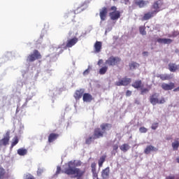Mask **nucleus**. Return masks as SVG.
I'll use <instances>...</instances> for the list:
<instances>
[{
  "mask_svg": "<svg viewBox=\"0 0 179 179\" xmlns=\"http://www.w3.org/2000/svg\"><path fill=\"white\" fill-rule=\"evenodd\" d=\"M118 150V145H113V150Z\"/></svg>",
  "mask_w": 179,
  "mask_h": 179,
  "instance_id": "49530a36",
  "label": "nucleus"
},
{
  "mask_svg": "<svg viewBox=\"0 0 179 179\" xmlns=\"http://www.w3.org/2000/svg\"><path fill=\"white\" fill-rule=\"evenodd\" d=\"M110 10L113 11L109 13V16L111 20H118L120 17H121V12L117 10V7L115 6L110 7Z\"/></svg>",
  "mask_w": 179,
  "mask_h": 179,
  "instance_id": "20e7f679",
  "label": "nucleus"
},
{
  "mask_svg": "<svg viewBox=\"0 0 179 179\" xmlns=\"http://www.w3.org/2000/svg\"><path fill=\"white\" fill-rule=\"evenodd\" d=\"M139 66V64L132 62L129 64V68L130 69H136Z\"/></svg>",
  "mask_w": 179,
  "mask_h": 179,
  "instance_id": "f704fd0d",
  "label": "nucleus"
},
{
  "mask_svg": "<svg viewBox=\"0 0 179 179\" xmlns=\"http://www.w3.org/2000/svg\"><path fill=\"white\" fill-rule=\"evenodd\" d=\"M83 99L86 103H90L93 100V96L89 93H85L83 96Z\"/></svg>",
  "mask_w": 179,
  "mask_h": 179,
  "instance_id": "aec40b11",
  "label": "nucleus"
},
{
  "mask_svg": "<svg viewBox=\"0 0 179 179\" xmlns=\"http://www.w3.org/2000/svg\"><path fill=\"white\" fill-rule=\"evenodd\" d=\"M139 32L142 36H146V28L143 26L140 27Z\"/></svg>",
  "mask_w": 179,
  "mask_h": 179,
  "instance_id": "c9c22d12",
  "label": "nucleus"
},
{
  "mask_svg": "<svg viewBox=\"0 0 179 179\" xmlns=\"http://www.w3.org/2000/svg\"><path fill=\"white\" fill-rule=\"evenodd\" d=\"M106 159H107V155H102L99 159L98 160L99 167H103V164L106 162Z\"/></svg>",
  "mask_w": 179,
  "mask_h": 179,
  "instance_id": "bb28decb",
  "label": "nucleus"
},
{
  "mask_svg": "<svg viewBox=\"0 0 179 179\" xmlns=\"http://www.w3.org/2000/svg\"><path fill=\"white\" fill-rule=\"evenodd\" d=\"M108 12V10H107L106 7L102 8V9L100 10L99 16L102 22H104V20H106Z\"/></svg>",
  "mask_w": 179,
  "mask_h": 179,
  "instance_id": "9b49d317",
  "label": "nucleus"
},
{
  "mask_svg": "<svg viewBox=\"0 0 179 179\" xmlns=\"http://www.w3.org/2000/svg\"><path fill=\"white\" fill-rule=\"evenodd\" d=\"M18 143H19V138L17 137V136H15L13 138V141L11 143V148H14V146H16V145Z\"/></svg>",
  "mask_w": 179,
  "mask_h": 179,
  "instance_id": "2f4dec72",
  "label": "nucleus"
},
{
  "mask_svg": "<svg viewBox=\"0 0 179 179\" xmlns=\"http://www.w3.org/2000/svg\"><path fill=\"white\" fill-rule=\"evenodd\" d=\"M100 128H96L94 130L93 135L96 139H100V138H103L106 134V131H110V129H111V124L108 123H103L100 125Z\"/></svg>",
  "mask_w": 179,
  "mask_h": 179,
  "instance_id": "f257e3e1",
  "label": "nucleus"
},
{
  "mask_svg": "<svg viewBox=\"0 0 179 179\" xmlns=\"http://www.w3.org/2000/svg\"><path fill=\"white\" fill-rule=\"evenodd\" d=\"M148 54H149V52H143V55H144V57L147 56Z\"/></svg>",
  "mask_w": 179,
  "mask_h": 179,
  "instance_id": "8fccbe9b",
  "label": "nucleus"
},
{
  "mask_svg": "<svg viewBox=\"0 0 179 179\" xmlns=\"http://www.w3.org/2000/svg\"><path fill=\"white\" fill-rule=\"evenodd\" d=\"M83 93H85V91L83 89L76 90L74 93V98L76 99V100H80V99H82Z\"/></svg>",
  "mask_w": 179,
  "mask_h": 179,
  "instance_id": "a211bd4d",
  "label": "nucleus"
},
{
  "mask_svg": "<svg viewBox=\"0 0 179 179\" xmlns=\"http://www.w3.org/2000/svg\"><path fill=\"white\" fill-rule=\"evenodd\" d=\"M157 43H159L160 44H171L173 43V40L170 38H159L157 40Z\"/></svg>",
  "mask_w": 179,
  "mask_h": 179,
  "instance_id": "6ab92c4d",
  "label": "nucleus"
},
{
  "mask_svg": "<svg viewBox=\"0 0 179 179\" xmlns=\"http://www.w3.org/2000/svg\"><path fill=\"white\" fill-rule=\"evenodd\" d=\"M156 15H157V11H151L145 13L143 17V20H149L150 19H152V17H155Z\"/></svg>",
  "mask_w": 179,
  "mask_h": 179,
  "instance_id": "9d476101",
  "label": "nucleus"
},
{
  "mask_svg": "<svg viewBox=\"0 0 179 179\" xmlns=\"http://www.w3.org/2000/svg\"><path fill=\"white\" fill-rule=\"evenodd\" d=\"M107 71H108V66H105L101 67L99 69V75H106V73H107Z\"/></svg>",
  "mask_w": 179,
  "mask_h": 179,
  "instance_id": "7c9ffc66",
  "label": "nucleus"
},
{
  "mask_svg": "<svg viewBox=\"0 0 179 179\" xmlns=\"http://www.w3.org/2000/svg\"><path fill=\"white\" fill-rule=\"evenodd\" d=\"M90 72V70L89 69H87L84 72L83 75H89V73Z\"/></svg>",
  "mask_w": 179,
  "mask_h": 179,
  "instance_id": "c03bdc74",
  "label": "nucleus"
},
{
  "mask_svg": "<svg viewBox=\"0 0 179 179\" xmlns=\"http://www.w3.org/2000/svg\"><path fill=\"white\" fill-rule=\"evenodd\" d=\"M17 155L20 156H26V155H27V150L25 148H20L17 150Z\"/></svg>",
  "mask_w": 179,
  "mask_h": 179,
  "instance_id": "c756f323",
  "label": "nucleus"
},
{
  "mask_svg": "<svg viewBox=\"0 0 179 179\" xmlns=\"http://www.w3.org/2000/svg\"><path fill=\"white\" fill-rule=\"evenodd\" d=\"M96 164L95 162H93L91 164L93 178H97V176L99 175V173H97V171L96 170Z\"/></svg>",
  "mask_w": 179,
  "mask_h": 179,
  "instance_id": "5701e85b",
  "label": "nucleus"
},
{
  "mask_svg": "<svg viewBox=\"0 0 179 179\" xmlns=\"http://www.w3.org/2000/svg\"><path fill=\"white\" fill-rule=\"evenodd\" d=\"M101 64H103V59H99L97 63V65H99V66H100V65H101Z\"/></svg>",
  "mask_w": 179,
  "mask_h": 179,
  "instance_id": "a18cd8bd",
  "label": "nucleus"
},
{
  "mask_svg": "<svg viewBox=\"0 0 179 179\" xmlns=\"http://www.w3.org/2000/svg\"><path fill=\"white\" fill-rule=\"evenodd\" d=\"M149 3V1H145L143 0H138L135 2V4L139 8H144Z\"/></svg>",
  "mask_w": 179,
  "mask_h": 179,
  "instance_id": "b1692460",
  "label": "nucleus"
},
{
  "mask_svg": "<svg viewBox=\"0 0 179 179\" xmlns=\"http://www.w3.org/2000/svg\"><path fill=\"white\" fill-rule=\"evenodd\" d=\"M168 66L170 72H176L178 71L179 66L176 64V63H169Z\"/></svg>",
  "mask_w": 179,
  "mask_h": 179,
  "instance_id": "412c9836",
  "label": "nucleus"
},
{
  "mask_svg": "<svg viewBox=\"0 0 179 179\" xmlns=\"http://www.w3.org/2000/svg\"><path fill=\"white\" fill-rule=\"evenodd\" d=\"M25 179H36L33 175L28 173L25 175Z\"/></svg>",
  "mask_w": 179,
  "mask_h": 179,
  "instance_id": "ea45409f",
  "label": "nucleus"
},
{
  "mask_svg": "<svg viewBox=\"0 0 179 179\" xmlns=\"http://www.w3.org/2000/svg\"><path fill=\"white\" fill-rule=\"evenodd\" d=\"M113 1H116V0H113Z\"/></svg>",
  "mask_w": 179,
  "mask_h": 179,
  "instance_id": "864d4df0",
  "label": "nucleus"
},
{
  "mask_svg": "<svg viewBox=\"0 0 179 179\" xmlns=\"http://www.w3.org/2000/svg\"><path fill=\"white\" fill-rule=\"evenodd\" d=\"M10 177L9 173H6L5 169L0 166V179H8Z\"/></svg>",
  "mask_w": 179,
  "mask_h": 179,
  "instance_id": "2eb2a0df",
  "label": "nucleus"
},
{
  "mask_svg": "<svg viewBox=\"0 0 179 179\" xmlns=\"http://www.w3.org/2000/svg\"><path fill=\"white\" fill-rule=\"evenodd\" d=\"M135 103H136V104H139V101H136Z\"/></svg>",
  "mask_w": 179,
  "mask_h": 179,
  "instance_id": "603ef678",
  "label": "nucleus"
},
{
  "mask_svg": "<svg viewBox=\"0 0 179 179\" xmlns=\"http://www.w3.org/2000/svg\"><path fill=\"white\" fill-rule=\"evenodd\" d=\"M82 166L81 161H70L67 163V167L64 169H76V167H80ZM79 169V168H77Z\"/></svg>",
  "mask_w": 179,
  "mask_h": 179,
  "instance_id": "0eeeda50",
  "label": "nucleus"
},
{
  "mask_svg": "<svg viewBox=\"0 0 179 179\" xmlns=\"http://www.w3.org/2000/svg\"><path fill=\"white\" fill-rule=\"evenodd\" d=\"M161 80H170L171 76L170 74H160L157 76Z\"/></svg>",
  "mask_w": 179,
  "mask_h": 179,
  "instance_id": "a878e982",
  "label": "nucleus"
},
{
  "mask_svg": "<svg viewBox=\"0 0 179 179\" xmlns=\"http://www.w3.org/2000/svg\"><path fill=\"white\" fill-rule=\"evenodd\" d=\"M41 58H43L41 53L38 50H34L33 53L27 56V62H34V61L41 59Z\"/></svg>",
  "mask_w": 179,
  "mask_h": 179,
  "instance_id": "f03ea898",
  "label": "nucleus"
},
{
  "mask_svg": "<svg viewBox=\"0 0 179 179\" xmlns=\"http://www.w3.org/2000/svg\"><path fill=\"white\" fill-rule=\"evenodd\" d=\"M95 52H100L101 51L102 43L100 41H96L94 45Z\"/></svg>",
  "mask_w": 179,
  "mask_h": 179,
  "instance_id": "393cba45",
  "label": "nucleus"
},
{
  "mask_svg": "<svg viewBox=\"0 0 179 179\" xmlns=\"http://www.w3.org/2000/svg\"><path fill=\"white\" fill-rule=\"evenodd\" d=\"M132 82V80L129 78L124 77L120 79L119 81L115 83V86H128L129 83Z\"/></svg>",
  "mask_w": 179,
  "mask_h": 179,
  "instance_id": "423d86ee",
  "label": "nucleus"
},
{
  "mask_svg": "<svg viewBox=\"0 0 179 179\" xmlns=\"http://www.w3.org/2000/svg\"><path fill=\"white\" fill-rule=\"evenodd\" d=\"M95 139H97L94 137V136H89L88 138H85V143L86 145H91L92 142H94Z\"/></svg>",
  "mask_w": 179,
  "mask_h": 179,
  "instance_id": "cd10ccee",
  "label": "nucleus"
},
{
  "mask_svg": "<svg viewBox=\"0 0 179 179\" xmlns=\"http://www.w3.org/2000/svg\"><path fill=\"white\" fill-rule=\"evenodd\" d=\"M148 92H149V89L143 88V89H141V94L143 95V94H145V93H148Z\"/></svg>",
  "mask_w": 179,
  "mask_h": 179,
  "instance_id": "58836bf2",
  "label": "nucleus"
},
{
  "mask_svg": "<svg viewBox=\"0 0 179 179\" xmlns=\"http://www.w3.org/2000/svg\"><path fill=\"white\" fill-rule=\"evenodd\" d=\"M125 5H128L129 3V0H123Z\"/></svg>",
  "mask_w": 179,
  "mask_h": 179,
  "instance_id": "de8ad7c7",
  "label": "nucleus"
},
{
  "mask_svg": "<svg viewBox=\"0 0 179 179\" xmlns=\"http://www.w3.org/2000/svg\"><path fill=\"white\" fill-rule=\"evenodd\" d=\"M161 87L163 89V90H173V89H174V87H176V85L174 84V83H170L169 84L167 83H163L161 85Z\"/></svg>",
  "mask_w": 179,
  "mask_h": 179,
  "instance_id": "f8f14e48",
  "label": "nucleus"
},
{
  "mask_svg": "<svg viewBox=\"0 0 179 179\" xmlns=\"http://www.w3.org/2000/svg\"><path fill=\"white\" fill-rule=\"evenodd\" d=\"M59 136V134L52 133L48 136V142L49 143H52V142H54L56 139H58V137Z\"/></svg>",
  "mask_w": 179,
  "mask_h": 179,
  "instance_id": "4be33fe9",
  "label": "nucleus"
},
{
  "mask_svg": "<svg viewBox=\"0 0 179 179\" xmlns=\"http://www.w3.org/2000/svg\"><path fill=\"white\" fill-rule=\"evenodd\" d=\"M131 86L134 89H142V87H143V84H142V80H137L132 83Z\"/></svg>",
  "mask_w": 179,
  "mask_h": 179,
  "instance_id": "f3484780",
  "label": "nucleus"
},
{
  "mask_svg": "<svg viewBox=\"0 0 179 179\" xmlns=\"http://www.w3.org/2000/svg\"><path fill=\"white\" fill-rule=\"evenodd\" d=\"M172 148L173 150H178V148H179L178 140H176L173 143H172Z\"/></svg>",
  "mask_w": 179,
  "mask_h": 179,
  "instance_id": "473e14b6",
  "label": "nucleus"
},
{
  "mask_svg": "<svg viewBox=\"0 0 179 179\" xmlns=\"http://www.w3.org/2000/svg\"><path fill=\"white\" fill-rule=\"evenodd\" d=\"M79 41V38L74 37L70 39H68L66 43V48H72L75 44Z\"/></svg>",
  "mask_w": 179,
  "mask_h": 179,
  "instance_id": "6e6552de",
  "label": "nucleus"
},
{
  "mask_svg": "<svg viewBox=\"0 0 179 179\" xmlns=\"http://www.w3.org/2000/svg\"><path fill=\"white\" fill-rule=\"evenodd\" d=\"M159 3H160V1H155L152 6H151V10L152 12H157L159 13L160 12V7L159 6Z\"/></svg>",
  "mask_w": 179,
  "mask_h": 179,
  "instance_id": "dca6fc26",
  "label": "nucleus"
},
{
  "mask_svg": "<svg viewBox=\"0 0 179 179\" xmlns=\"http://www.w3.org/2000/svg\"><path fill=\"white\" fill-rule=\"evenodd\" d=\"M61 171H62V170L61 169V166H57V171H56V174L57 175L59 174V173H61Z\"/></svg>",
  "mask_w": 179,
  "mask_h": 179,
  "instance_id": "79ce46f5",
  "label": "nucleus"
},
{
  "mask_svg": "<svg viewBox=\"0 0 179 179\" xmlns=\"http://www.w3.org/2000/svg\"><path fill=\"white\" fill-rule=\"evenodd\" d=\"M139 131L141 134H146L148 132V129H146L145 127H141L139 129Z\"/></svg>",
  "mask_w": 179,
  "mask_h": 179,
  "instance_id": "4c0bfd02",
  "label": "nucleus"
},
{
  "mask_svg": "<svg viewBox=\"0 0 179 179\" xmlns=\"http://www.w3.org/2000/svg\"><path fill=\"white\" fill-rule=\"evenodd\" d=\"M157 150H159V149H157L156 147L153 145H148L144 150V153L145 155H149L150 152H157Z\"/></svg>",
  "mask_w": 179,
  "mask_h": 179,
  "instance_id": "4468645a",
  "label": "nucleus"
},
{
  "mask_svg": "<svg viewBox=\"0 0 179 179\" xmlns=\"http://www.w3.org/2000/svg\"><path fill=\"white\" fill-rule=\"evenodd\" d=\"M176 162H177V163H179V157H178V158L176 159Z\"/></svg>",
  "mask_w": 179,
  "mask_h": 179,
  "instance_id": "3c124183",
  "label": "nucleus"
},
{
  "mask_svg": "<svg viewBox=\"0 0 179 179\" xmlns=\"http://www.w3.org/2000/svg\"><path fill=\"white\" fill-rule=\"evenodd\" d=\"M10 140V136L9 133H7L6 135L0 140V146H6L9 145V141Z\"/></svg>",
  "mask_w": 179,
  "mask_h": 179,
  "instance_id": "1a4fd4ad",
  "label": "nucleus"
},
{
  "mask_svg": "<svg viewBox=\"0 0 179 179\" xmlns=\"http://www.w3.org/2000/svg\"><path fill=\"white\" fill-rule=\"evenodd\" d=\"M176 178L174 176H168L166 178V179H175Z\"/></svg>",
  "mask_w": 179,
  "mask_h": 179,
  "instance_id": "09e8293b",
  "label": "nucleus"
},
{
  "mask_svg": "<svg viewBox=\"0 0 179 179\" xmlns=\"http://www.w3.org/2000/svg\"><path fill=\"white\" fill-rule=\"evenodd\" d=\"M131 94H132V91L127 90V91L126 92V96H127V97H129L130 96H131Z\"/></svg>",
  "mask_w": 179,
  "mask_h": 179,
  "instance_id": "37998d69",
  "label": "nucleus"
},
{
  "mask_svg": "<svg viewBox=\"0 0 179 179\" xmlns=\"http://www.w3.org/2000/svg\"><path fill=\"white\" fill-rule=\"evenodd\" d=\"M130 148L131 147L129 146V145L124 143L120 147V150H122V152H128V150H129Z\"/></svg>",
  "mask_w": 179,
  "mask_h": 179,
  "instance_id": "c85d7f7f",
  "label": "nucleus"
},
{
  "mask_svg": "<svg viewBox=\"0 0 179 179\" xmlns=\"http://www.w3.org/2000/svg\"><path fill=\"white\" fill-rule=\"evenodd\" d=\"M150 102L152 106H156L157 104H164V103H166V99L162 97L159 101V99H157V94L155 93L150 96Z\"/></svg>",
  "mask_w": 179,
  "mask_h": 179,
  "instance_id": "7ed1b4c3",
  "label": "nucleus"
},
{
  "mask_svg": "<svg viewBox=\"0 0 179 179\" xmlns=\"http://www.w3.org/2000/svg\"><path fill=\"white\" fill-rule=\"evenodd\" d=\"M179 31H173L171 34H169L168 37H172L173 38L176 37H178Z\"/></svg>",
  "mask_w": 179,
  "mask_h": 179,
  "instance_id": "e433bc0d",
  "label": "nucleus"
},
{
  "mask_svg": "<svg viewBox=\"0 0 179 179\" xmlns=\"http://www.w3.org/2000/svg\"><path fill=\"white\" fill-rule=\"evenodd\" d=\"M76 15V10L70 11L66 14L67 17H70L71 19H75V16Z\"/></svg>",
  "mask_w": 179,
  "mask_h": 179,
  "instance_id": "72a5a7b5",
  "label": "nucleus"
},
{
  "mask_svg": "<svg viewBox=\"0 0 179 179\" xmlns=\"http://www.w3.org/2000/svg\"><path fill=\"white\" fill-rule=\"evenodd\" d=\"M101 177L103 179L110 178V168L108 166L102 170Z\"/></svg>",
  "mask_w": 179,
  "mask_h": 179,
  "instance_id": "ddd939ff",
  "label": "nucleus"
},
{
  "mask_svg": "<svg viewBox=\"0 0 179 179\" xmlns=\"http://www.w3.org/2000/svg\"><path fill=\"white\" fill-rule=\"evenodd\" d=\"M158 127H159V123H154L152 125V129H157Z\"/></svg>",
  "mask_w": 179,
  "mask_h": 179,
  "instance_id": "a19ab883",
  "label": "nucleus"
},
{
  "mask_svg": "<svg viewBox=\"0 0 179 179\" xmlns=\"http://www.w3.org/2000/svg\"><path fill=\"white\" fill-rule=\"evenodd\" d=\"M120 62H121V59L120 57L110 56L107 60H106L105 65H108V66H114Z\"/></svg>",
  "mask_w": 179,
  "mask_h": 179,
  "instance_id": "39448f33",
  "label": "nucleus"
}]
</instances>
